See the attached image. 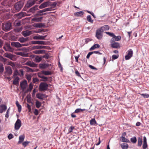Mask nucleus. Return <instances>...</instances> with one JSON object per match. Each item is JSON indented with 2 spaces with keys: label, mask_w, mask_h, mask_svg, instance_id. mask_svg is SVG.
Instances as JSON below:
<instances>
[{
  "label": "nucleus",
  "mask_w": 149,
  "mask_h": 149,
  "mask_svg": "<svg viewBox=\"0 0 149 149\" xmlns=\"http://www.w3.org/2000/svg\"><path fill=\"white\" fill-rule=\"evenodd\" d=\"M48 87V84L45 82H41L40 83L38 89L40 91H47Z\"/></svg>",
  "instance_id": "obj_1"
},
{
  "label": "nucleus",
  "mask_w": 149,
  "mask_h": 149,
  "mask_svg": "<svg viewBox=\"0 0 149 149\" xmlns=\"http://www.w3.org/2000/svg\"><path fill=\"white\" fill-rule=\"evenodd\" d=\"M2 27L3 30L5 31H8L12 29L11 23L10 22L3 23Z\"/></svg>",
  "instance_id": "obj_2"
},
{
  "label": "nucleus",
  "mask_w": 149,
  "mask_h": 149,
  "mask_svg": "<svg viewBox=\"0 0 149 149\" xmlns=\"http://www.w3.org/2000/svg\"><path fill=\"white\" fill-rule=\"evenodd\" d=\"M20 86L22 90V91L25 93V91L26 89V88L28 86L27 81L24 80L20 82Z\"/></svg>",
  "instance_id": "obj_3"
},
{
  "label": "nucleus",
  "mask_w": 149,
  "mask_h": 149,
  "mask_svg": "<svg viewBox=\"0 0 149 149\" xmlns=\"http://www.w3.org/2000/svg\"><path fill=\"white\" fill-rule=\"evenodd\" d=\"M24 3L22 1H20L16 3L14 7L15 9L17 11H19L22 7Z\"/></svg>",
  "instance_id": "obj_4"
},
{
  "label": "nucleus",
  "mask_w": 149,
  "mask_h": 149,
  "mask_svg": "<svg viewBox=\"0 0 149 149\" xmlns=\"http://www.w3.org/2000/svg\"><path fill=\"white\" fill-rule=\"evenodd\" d=\"M103 32V30H101L100 28L97 30L96 32L95 36L97 38L100 40L102 38V33Z\"/></svg>",
  "instance_id": "obj_5"
},
{
  "label": "nucleus",
  "mask_w": 149,
  "mask_h": 149,
  "mask_svg": "<svg viewBox=\"0 0 149 149\" xmlns=\"http://www.w3.org/2000/svg\"><path fill=\"white\" fill-rule=\"evenodd\" d=\"M21 126V121L19 119H18L15 124V129L18 130Z\"/></svg>",
  "instance_id": "obj_6"
},
{
  "label": "nucleus",
  "mask_w": 149,
  "mask_h": 149,
  "mask_svg": "<svg viewBox=\"0 0 149 149\" xmlns=\"http://www.w3.org/2000/svg\"><path fill=\"white\" fill-rule=\"evenodd\" d=\"M127 54L125 56V58L126 60L130 59L132 56L133 51L131 49H129L128 51Z\"/></svg>",
  "instance_id": "obj_7"
},
{
  "label": "nucleus",
  "mask_w": 149,
  "mask_h": 149,
  "mask_svg": "<svg viewBox=\"0 0 149 149\" xmlns=\"http://www.w3.org/2000/svg\"><path fill=\"white\" fill-rule=\"evenodd\" d=\"M121 39V37L120 36H116L115 35V36H114L111 39L110 41V42L111 43H112L116 41H119Z\"/></svg>",
  "instance_id": "obj_8"
},
{
  "label": "nucleus",
  "mask_w": 149,
  "mask_h": 149,
  "mask_svg": "<svg viewBox=\"0 0 149 149\" xmlns=\"http://www.w3.org/2000/svg\"><path fill=\"white\" fill-rule=\"evenodd\" d=\"M148 146L146 138L145 136H144L143 137V143L142 146V149H146L148 148Z\"/></svg>",
  "instance_id": "obj_9"
},
{
  "label": "nucleus",
  "mask_w": 149,
  "mask_h": 149,
  "mask_svg": "<svg viewBox=\"0 0 149 149\" xmlns=\"http://www.w3.org/2000/svg\"><path fill=\"white\" fill-rule=\"evenodd\" d=\"M35 3L36 1L35 0L28 1L26 4L25 6L27 8H29L35 4Z\"/></svg>",
  "instance_id": "obj_10"
},
{
  "label": "nucleus",
  "mask_w": 149,
  "mask_h": 149,
  "mask_svg": "<svg viewBox=\"0 0 149 149\" xmlns=\"http://www.w3.org/2000/svg\"><path fill=\"white\" fill-rule=\"evenodd\" d=\"M5 69L7 75L10 76L12 73V70L11 67L9 66H7L5 67Z\"/></svg>",
  "instance_id": "obj_11"
},
{
  "label": "nucleus",
  "mask_w": 149,
  "mask_h": 149,
  "mask_svg": "<svg viewBox=\"0 0 149 149\" xmlns=\"http://www.w3.org/2000/svg\"><path fill=\"white\" fill-rule=\"evenodd\" d=\"M33 44H37L38 45H46L47 42L43 41H32L31 42Z\"/></svg>",
  "instance_id": "obj_12"
},
{
  "label": "nucleus",
  "mask_w": 149,
  "mask_h": 149,
  "mask_svg": "<svg viewBox=\"0 0 149 149\" xmlns=\"http://www.w3.org/2000/svg\"><path fill=\"white\" fill-rule=\"evenodd\" d=\"M47 36H42L40 35L35 36L33 37L34 40H45Z\"/></svg>",
  "instance_id": "obj_13"
},
{
  "label": "nucleus",
  "mask_w": 149,
  "mask_h": 149,
  "mask_svg": "<svg viewBox=\"0 0 149 149\" xmlns=\"http://www.w3.org/2000/svg\"><path fill=\"white\" fill-rule=\"evenodd\" d=\"M126 135V133L125 132H124L122 134V136H121V141L123 142L127 143L130 142V141L125 137V136Z\"/></svg>",
  "instance_id": "obj_14"
},
{
  "label": "nucleus",
  "mask_w": 149,
  "mask_h": 149,
  "mask_svg": "<svg viewBox=\"0 0 149 149\" xmlns=\"http://www.w3.org/2000/svg\"><path fill=\"white\" fill-rule=\"evenodd\" d=\"M25 65H28L31 67H37V65L31 61H28L26 62Z\"/></svg>",
  "instance_id": "obj_15"
},
{
  "label": "nucleus",
  "mask_w": 149,
  "mask_h": 149,
  "mask_svg": "<svg viewBox=\"0 0 149 149\" xmlns=\"http://www.w3.org/2000/svg\"><path fill=\"white\" fill-rule=\"evenodd\" d=\"M50 2H44L41 4L39 6L40 8L42 9L50 5Z\"/></svg>",
  "instance_id": "obj_16"
},
{
  "label": "nucleus",
  "mask_w": 149,
  "mask_h": 149,
  "mask_svg": "<svg viewBox=\"0 0 149 149\" xmlns=\"http://www.w3.org/2000/svg\"><path fill=\"white\" fill-rule=\"evenodd\" d=\"M111 46L112 48H117L120 47L119 44L115 42L111 43Z\"/></svg>",
  "instance_id": "obj_17"
},
{
  "label": "nucleus",
  "mask_w": 149,
  "mask_h": 149,
  "mask_svg": "<svg viewBox=\"0 0 149 149\" xmlns=\"http://www.w3.org/2000/svg\"><path fill=\"white\" fill-rule=\"evenodd\" d=\"M12 46L16 47H22V45L18 42H12L11 43Z\"/></svg>",
  "instance_id": "obj_18"
},
{
  "label": "nucleus",
  "mask_w": 149,
  "mask_h": 149,
  "mask_svg": "<svg viewBox=\"0 0 149 149\" xmlns=\"http://www.w3.org/2000/svg\"><path fill=\"white\" fill-rule=\"evenodd\" d=\"M31 31L28 30L23 31L22 32V34L24 37H26L31 34Z\"/></svg>",
  "instance_id": "obj_19"
},
{
  "label": "nucleus",
  "mask_w": 149,
  "mask_h": 149,
  "mask_svg": "<svg viewBox=\"0 0 149 149\" xmlns=\"http://www.w3.org/2000/svg\"><path fill=\"white\" fill-rule=\"evenodd\" d=\"M3 48L6 51L11 52L13 51L12 48L10 47V45L8 44L6 45Z\"/></svg>",
  "instance_id": "obj_20"
},
{
  "label": "nucleus",
  "mask_w": 149,
  "mask_h": 149,
  "mask_svg": "<svg viewBox=\"0 0 149 149\" xmlns=\"http://www.w3.org/2000/svg\"><path fill=\"white\" fill-rule=\"evenodd\" d=\"M51 65H49L48 63H43L42 64H40L39 65V67L40 68L45 69L47 68L48 67Z\"/></svg>",
  "instance_id": "obj_21"
},
{
  "label": "nucleus",
  "mask_w": 149,
  "mask_h": 149,
  "mask_svg": "<svg viewBox=\"0 0 149 149\" xmlns=\"http://www.w3.org/2000/svg\"><path fill=\"white\" fill-rule=\"evenodd\" d=\"M7 109V107L5 105H0V113H2Z\"/></svg>",
  "instance_id": "obj_22"
},
{
  "label": "nucleus",
  "mask_w": 149,
  "mask_h": 149,
  "mask_svg": "<svg viewBox=\"0 0 149 149\" xmlns=\"http://www.w3.org/2000/svg\"><path fill=\"white\" fill-rule=\"evenodd\" d=\"M52 8H45L42 10H40L38 11V13L41 14V13L45 12L46 11H50L51 10Z\"/></svg>",
  "instance_id": "obj_23"
},
{
  "label": "nucleus",
  "mask_w": 149,
  "mask_h": 149,
  "mask_svg": "<svg viewBox=\"0 0 149 149\" xmlns=\"http://www.w3.org/2000/svg\"><path fill=\"white\" fill-rule=\"evenodd\" d=\"M33 85L30 83L29 86V87L25 91V93H27L29 92H31L33 88Z\"/></svg>",
  "instance_id": "obj_24"
},
{
  "label": "nucleus",
  "mask_w": 149,
  "mask_h": 149,
  "mask_svg": "<svg viewBox=\"0 0 149 149\" xmlns=\"http://www.w3.org/2000/svg\"><path fill=\"white\" fill-rule=\"evenodd\" d=\"M26 13L23 12H21L17 14V16L19 18H21L22 17L26 16Z\"/></svg>",
  "instance_id": "obj_25"
},
{
  "label": "nucleus",
  "mask_w": 149,
  "mask_h": 149,
  "mask_svg": "<svg viewBox=\"0 0 149 149\" xmlns=\"http://www.w3.org/2000/svg\"><path fill=\"white\" fill-rule=\"evenodd\" d=\"M137 146L138 147H141L142 144V139L141 137H139L137 139Z\"/></svg>",
  "instance_id": "obj_26"
},
{
  "label": "nucleus",
  "mask_w": 149,
  "mask_h": 149,
  "mask_svg": "<svg viewBox=\"0 0 149 149\" xmlns=\"http://www.w3.org/2000/svg\"><path fill=\"white\" fill-rule=\"evenodd\" d=\"M25 136L24 135H21L19 137V141L18 142V144L21 143L24 140Z\"/></svg>",
  "instance_id": "obj_27"
},
{
  "label": "nucleus",
  "mask_w": 149,
  "mask_h": 149,
  "mask_svg": "<svg viewBox=\"0 0 149 149\" xmlns=\"http://www.w3.org/2000/svg\"><path fill=\"white\" fill-rule=\"evenodd\" d=\"M100 29L104 31L108 30L109 29V26L108 25H105L101 27Z\"/></svg>",
  "instance_id": "obj_28"
},
{
  "label": "nucleus",
  "mask_w": 149,
  "mask_h": 149,
  "mask_svg": "<svg viewBox=\"0 0 149 149\" xmlns=\"http://www.w3.org/2000/svg\"><path fill=\"white\" fill-rule=\"evenodd\" d=\"M19 79V77H17L13 80V84L16 85H18Z\"/></svg>",
  "instance_id": "obj_29"
},
{
  "label": "nucleus",
  "mask_w": 149,
  "mask_h": 149,
  "mask_svg": "<svg viewBox=\"0 0 149 149\" xmlns=\"http://www.w3.org/2000/svg\"><path fill=\"white\" fill-rule=\"evenodd\" d=\"M84 14L83 11H79L74 13V15L77 17H81Z\"/></svg>",
  "instance_id": "obj_30"
},
{
  "label": "nucleus",
  "mask_w": 149,
  "mask_h": 149,
  "mask_svg": "<svg viewBox=\"0 0 149 149\" xmlns=\"http://www.w3.org/2000/svg\"><path fill=\"white\" fill-rule=\"evenodd\" d=\"M38 6H35L34 7L31 8L29 10L30 12L34 13L35 10L38 9Z\"/></svg>",
  "instance_id": "obj_31"
},
{
  "label": "nucleus",
  "mask_w": 149,
  "mask_h": 149,
  "mask_svg": "<svg viewBox=\"0 0 149 149\" xmlns=\"http://www.w3.org/2000/svg\"><path fill=\"white\" fill-rule=\"evenodd\" d=\"M100 47V45L98 44H94L90 48V50L91 51L93 50L96 48H99Z\"/></svg>",
  "instance_id": "obj_32"
},
{
  "label": "nucleus",
  "mask_w": 149,
  "mask_h": 149,
  "mask_svg": "<svg viewBox=\"0 0 149 149\" xmlns=\"http://www.w3.org/2000/svg\"><path fill=\"white\" fill-rule=\"evenodd\" d=\"M122 149H127L128 148V145L126 143H123L120 145Z\"/></svg>",
  "instance_id": "obj_33"
},
{
  "label": "nucleus",
  "mask_w": 149,
  "mask_h": 149,
  "mask_svg": "<svg viewBox=\"0 0 149 149\" xmlns=\"http://www.w3.org/2000/svg\"><path fill=\"white\" fill-rule=\"evenodd\" d=\"M16 104L18 108V111L19 112H20L22 109V107L21 105L19 104L18 102L17 101L16 102Z\"/></svg>",
  "instance_id": "obj_34"
},
{
  "label": "nucleus",
  "mask_w": 149,
  "mask_h": 149,
  "mask_svg": "<svg viewBox=\"0 0 149 149\" xmlns=\"http://www.w3.org/2000/svg\"><path fill=\"white\" fill-rule=\"evenodd\" d=\"M42 17H40L38 18L34 17L32 19V21H35L36 22H41L42 19Z\"/></svg>",
  "instance_id": "obj_35"
},
{
  "label": "nucleus",
  "mask_w": 149,
  "mask_h": 149,
  "mask_svg": "<svg viewBox=\"0 0 149 149\" xmlns=\"http://www.w3.org/2000/svg\"><path fill=\"white\" fill-rule=\"evenodd\" d=\"M90 123L91 125H95L97 124L96 122L95 118H93L90 121Z\"/></svg>",
  "instance_id": "obj_36"
},
{
  "label": "nucleus",
  "mask_w": 149,
  "mask_h": 149,
  "mask_svg": "<svg viewBox=\"0 0 149 149\" xmlns=\"http://www.w3.org/2000/svg\"><path fill=\"white\" fill-rule=\"evenodd\" d=\"M44 95L43 94H41L40 93H38L36 95V97L38 99L42 100L43 98Z\"/></svg>",
  "instance_id": "obj_37"
},
{
  "label": "nucleus",
  "mask_w": 149,
  "mask_h": 149,
  "mask_svg": "<svg viewBox=\"0 0 149 149\" xmlns=\"http://www.w3.org/2000/svg\"><path fill=\"white\" fill-rule=\"evenodd\" d=\"M45 46L42 45H37L34 46L33 48L34 49H44Z\"/></svg>",
  "instance_id": "obj_38"
},
{
  "label": "nucleus",
  "mask_w": 149,
  "mask_h": 149,
  "mask_svg": "<svg viewBox=\"0 0 149 149\" xmlns=\"http://www.w3.org/2000/svg\"><path fill=\"white\" fill-rule=\"evenodd\" d=\"M85 110H86V109H82L80 108L77 109L75 110L74 113H77L81 112H82Z\"/></svg>",
  "instance_id": "obj_39"
},
{
  "label": "nucleus",
  "mask_w": 149,
  "mask_h": 149,
  "mask_svg": "<svg viewBox=\"0 0 149 149\" xmlns=\"http://www.w3.org/2000/svg\"><path fill=\"white\" fill-rule=\"evenodd\" d=\"M87 20L91 23H93V20L91 19V17L90 15H88L87 17Z\"/></svg>",
  "instance_id": "obj_40"
},
{
  "label": "nucleus",
  "mask_w": 149,
  "mask_h": 149,
  "mask_svg": "<svg viewBox=\"0 0 149 149\" xmlns=\"http://www.w3.org/2000/svg\"><path fill=\"white\" fill-rule=\"evenodd\" d=\"M130 141L132 143H135L137 141L136 138L135 136H133L130 139Z\"/></svg>",
  "instance_id": "obj_41"
},
{
  "label": "nucleus",
  "mask_w": 149,
  "mask_h": 149,
  "mask_svg": "<svg viewBox=\"0 0 149 149\" xmlns=\"http://www.w3.org/2000/svg\"><path fill=\"white\" fill-rule=\"evenodd\" d=\"M4 56L10 59H11L13 57V56L11 55V54L9 53L4 54Z\"/></svg>",
  "instance_id": "obj_42"
},
{
  "label": "nucleus",
  "mask_w": 149,
  "mask_h": 149,
  "mask_svg": "<svg viewBox=\"0 0 149 149\" xmlns=\"http://www.w3.org/2000/svg\"><path fill=\"white\" fill-rule=\"evenodd\" d=\"M41 103L38 100H36V106L38 108H39L41 106Z\"/></svg>",
  "instance_id": "obj_43"
},
{
  "label": "nucleus",
  "mask_w": 149,
  "mask_h": 149,
  "mask_svg": "<svg viewBox=\"0 0 149 149\" xmlns=\"http://www.w3.org/2000/svg\"><path fill=\"white\" fill-rule=\"evenodd\" d=\"M42 60V58L41 57L39 56H37L35 59V61L36 62H39Z\"/></svg>",
  "instance_id": "obj_44"
},
{
  "label": "nucleus",
  "mask_w": 149,
  "mask_h": 149,
  "mask_svg": "<svg viewBox=\"0 0 149 149\" xmlns=\"http://www.w3.org/2000/svg\"><path fill=\"white\" fill-rule=\"evenodd\" d=\"M44 51L43 50H36L34 52L36 54H38L42 53Z\"/></svg>",
  "instance_id": "obj_45"
},
{
  "label": "nucleus",
  "mask_w": 149,
  "mask_h": 149,
  "mask_svg": "<svg viewBox=\"0 0 149 149\" xmlns=\"http://www.w3.org/2000/svg\"><path fill=\"white\" fill-rule=\"evenodd\" d=\"M27 39L26 38H24L23 37L19 39V40L21 42H24L26 41Z\"/></svg>",
  "instance_id": "obj_46"
},
{
  "label": "nucleus",
  "mask_w": 149,
  "mask_h": 149,
  "mask_svg": "<svg viewBox=\"0 0 149 149\" xmlns=\"http://www.w3.org/2000/svg\"><path fill=\"white\" fill-rule=\"evenodd\" d=\"M17 75H20V73H19L17 70H16L14 71L13 73V77H14V76Z\"/></svg>",
  "instance_id": "obj_47"
},
{
  "label": "nucleus",
  "mask_w": 149,
  "mask_h": 149,
  "mask_svg": "<svg viewBox=\"0 0 149 149\" xmlns=\"http://www.w3.org/2000/svg\"><path fill=\"white\" fill-rule=\"evenodd\" d=\"M140 95L142 96L144 98H147L149 97V95L147 94H140Z\"/></svg>",
  "instance_id": "obj_48"
},
{
  "label": "nucleus",
  "mask_w": 149,
  "mask_h": 149,
  "mask_svg": "<svg viewBox=\"0 0 149 149\" xmlns=\"http://www.w3.org/2000/svg\"><path fill=\"white\" fill-rule=\"evenodd\" d=\"M30 143V141H25L23 142L22 143V145L23 146H24V147H25L29 143Z\"/></svg>",
  "instance_id": "obj_49"
},
{
  "label": "nucleus",
  "mask_w": 149,
  "mask_h": 149,
  "mask_svg": "<svg viewBox=\"0 0 149 149\" xmlns=\"http://www.w3.org/2000/svg\"><path fill=\"white\" fill-rule=\"evenodd\" d=\"M105 33L109 35V36H110L111 37H113L114 36H115L114 34L113 33H111V32H106Z\"/></svg>",
  "instance_id": "obj_50"
},
{
  "label": "nucleus",
  "mask_w": 149,
  "mask_h": 149,
  "mask_svg": "<svg viewBox=\"0 0 149 149\" xmlns=\"http://www.w3.org/2000/svg\"><path fill=\"white\" fill-rule=\"evenodd\" d=\"M4 70V68L2 64L0 63V72H2Z\"/></svg>",
  "instance_id": "obj_51"
},
{
  "label": "nucleus",
  "mask_w": 149,
  "mask_h": 149,
  "mask_svg": "<svg viewBox=\"0 0 149 149\" xmlns=\"http://www.w3.org/2000/svg\"><path fill=\"white\" fill-rule=\"evenodd\" d=\"M35 25L36 27L38 28H40L42 26V23L36 24Z\"/></svg>",
  "instance_id": "obj_52"
},
{
  "label": "nucleus",
  "mask_w": 149,
  "mask_h": 149,
  "mask_svg": "<svg viewBox=\"0 0 149 149\" xmlns=\"http://www.w3.org/2000/svg\"><path fill=\"white\" fill-rule=\"evenodd\" d=\"M10 108H8V109L7 110L6 112V115H5V117L7 118H8L9 117V113L10 112Z\"/></svg>",
  "instance_id": "obj_53"
},
{
  "label": "nucleus",
  "mask_w": 149,
  "mask_h": 149,
  "mask_svg": "<svg viewBox=\"0 0 149 149\" xmlns=\"http://www.w3.org/2000/svg\"><path fill=\"white\" fill-rule=\"evenodd\" d=\"M74 129V126H71L69 129V133H70L72 132V131Z\"/></svg>",
  "instance_id": "obj_54"
},
{
  "label": "nucleus",
  "mask_w": 149,
  "mask_h": 149,
  "mask_svg": "<svg viewBox=\"0 0 149 149\" xmlns=\"http://www.w3.org/2000/svg\"><path fill=\"white\" fill-rule=\"evenodd\" d=\"M118 57V55H113L112 56V60L117 58Z\"/></svg>",
  "instance_id": "obj_55"
},
{
  "label": "nucleus",
  "mask_w": 149,
  "mask_h": 149,
  "mask_svg": "<svg viewBox=\"0 0 149 149\" xmlns=\"http://www.w3.org/2000/svg\"><path fill=\"white\" fill-rule=\"evenodd\" d=\"M43 73L45 75H49L51 74V72L48 71H44Z\"/></svg>",
  "instance_id": "obj_56"
},
{
  "label": "nucleus",
  "mask_w": 149,
  "mask_h": 149,
  "mask_svg": "<svg viewBox=\"0 0 149 149\" xmlns=\"http://www.w3.org/2000/svg\"><path fill=\"white\" fill-rule=\"evenodd\" d=\"M19 72L20 73V75H19V76H23L24 75V72L22 69L20 70H19Z\"/></svg>",
  "instance_id": "obj_57"
},
{
  "label": "nucleus",
  "mask_w": 149,
  "mask_h": 149,
  "mask_svg": "<svg viewBox=\"0 0 149 149\" xmlns=\"http://www.w3.org/2000/svg\"><path fill=\"white\" fill-rule=\"evenodd\" d=\"M27 107L29 110V112H31V106L29 104H27Z\"/></svg>",
  "instance_id": "obj_58"
},
{
  "label": "nucleus",
  "mask_w": 149,
  "mask_h": 149,
  "mask_svg": "<svg viewBox=\"0 0 149 149\" xmlns=\"http://www.w3.org/2000/svg\"><path fill=\"white\" fill-rule=\"evenodd\" d=\"M39 79H38L37 78H33V83H35L36 82H37L38 81Z\"/></svg>",
  "instance_id": "obj_59"
},
{
  "label": "nucleus",
  "mask_w": 149,
  "mask_h": 149,
  "mask_svg": "<svg viewBox=\"0 0 149 149\" xmlns=\"http://www.w3.org/2000/svg\"><path fill=\"white\" fill-rule=\"evenodd\" d=\"M8 138L9 140H10L11 139L13 138V135L12 134H10L8 136Z\"/></svg>",
  "instance_id": "obj_60"
},
{
  "label": "nucleus",
  "mask_w": 149,
  "mask_h": 149,
  "mask_svg": "<svg viewBox=\"0 0 149 149\" xmlns=\"http://www.w3.org/2000/svg\"><path fill=\"white\" fill-rule=\"evenodd\" d=\"M26 68L27 69V70L28 71L31 72H33L34 71V70H33V69L30 68L28 67H26Z\"/></svg>",
  "instance_id": "obj_61"
},
{
  "label": "nucleus",
  "mask_w": 149,
  "mask_h": 149,
  "mask_svg": "<svg viewBox=\"0 0 149 149\" xmlns=\"http://www.w3.org/2000/svg\"><path fill=\"white\" fill-rule=\"evenodd\" d=\"M33 113L36 116L38 115L39 113V112L38 109H36L34 110Z\"/></svg>",
  "instance_id": "obj_62"
},
{
  "label": "nucleus",
  "mask_w": 149,
  "mask_h": 149,
  "mask_svg": "<svg viewBox=\"0 0 149 149\" xmlns=\"http://www.w3.org/2000/svg\"><path fill=\"white\" fill-rule=\"evenodd\" d=\"M31 75H28L26 76V79L28 81H29L31 79Z\"/></svg>",
  "instance_id": "obj_63"
},
{
  "label": "nucleus",
  "mask_w": 149,
  "mask_h": 149,
  "mask_svg": "<svg viewBox=\"0 0 149 149\" xmlns=\"http://www.w3.org/2000/svg\"><path fill=\"white\" fill-rule=\"evenodd\" d=\"M15 24L16 26H19L20 25L21 23L20 22L15 21Z\"/></svg>",
  "instance_id": "obj_64"
}]
</instances>
